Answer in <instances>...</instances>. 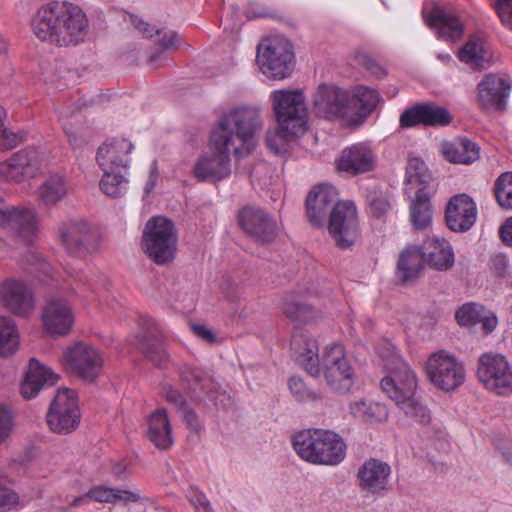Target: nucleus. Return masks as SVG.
Here are the masks:
<instances>
[{
	"mask_svg": "<svg viewBox=\"0 0 512 512\" xmlns=\"http://www.w3.org/2000/svg\"><path fill=\"white\" fill-rule=\"evenodd\" d=\"M477 377L487 389L499 395L512 392V369L503 355L486 353L480 356Z\"/></svg>",
	"mask_w": 512,
	"mask_h": 512,
	"instance_id": "obj_13",
	"label": "nucleus"
},
{
	"mask_svg": "<svg viewBox=\"0 0 512 512\" xmlns=\"http://www.w3.org/2000/svg\"><path fill=\"white\" fill-rule=\"evenodd\" d=\"M13 416L11 411L4 405H0V443L6 440L12 430Z\"/></svg>",
	"mask_w": 512,
	"mask_h": 512,
	"instance_id": "obj_54",
	"label": "nucleus"
},
{
	"mask_svg": "<svg viewBox=\"0 0 512 512\" xmlns=\"http://www.w3.org/2000/svg\"><path fill=\"white\" fill-rule=\"evenodd\" d=\"M380 101L381 96L379 93L366 86H359L354 95L350 97V105L353 103L354 106H358L361 116L369 115L376 109Z\"/></svg>",
	"mask_w": 512,
	"mask_h": 512,
	"instance_id": "obj_42",
	"label": "nucleus"
},
{
	"mask_svg": "<svg viewBox=\"0 0 512 512\" xmlns=\"http://www.w3.org/2000/svg\"><path fill=\"white\" fill-rule=\"evenodd\" d=\"M367 201L372 215L377 218L384 216L391 208L388 195L381 191H371Z\"/></svg>",
	"mask_w": 512,
	"mask_h": 512,
	"instance_id": "obj_48",
	"label": "nucleus"
},
{
	"mask_svg": "<svg viewBox=\"0 0 512 512\" xmlns=\"http://www.w3.org/2000/svg\"><path fill=\"white\" fill-rule=\"evenodd\" d=\"M426 373L431 383L443 391H452L461 386L466 375L462 363L444 350L429 357Z\"/></svg>",
	"mask_w": 512,
	"mask_h": 512,
	"instance_id": "obj_9",
	"label": "nucleus"
},
{
	"mask_svg": "<svg viewBox=\"0 0 512 512\" xmlns=\"http://www.w3.org/2000/svg\"><path fill=\"white\" fill-rule=\"evenodd\" d=\"M290 349L295 361L311 376H319L318 345L306 330L296 329L293 332Z\"/></svg>",
	"mask_w": 512,
	"mask_h": 512,
	"instance_id": "obj_24",
	"label": "nucleus"
},
{
	"mask_svg": "<svg viewBox=\"0 0 512 512\" xmlns=\"http://www.w3.org/2000/svg\"><path fill=\"white\" fill-rule=\"evenodd\" d=\"M320 366L328 386L334 392L345 394L351 390L355 382V372L341 345L332 344L326 347L319 360Z\"/></svg>",
	"mask_w": 512,
	"mask_h": 512,
	"instance_id": "obj_8",
	"label": "nucleus"
},
{
	"mask_svg": "<svg viewBox=\"0 0 512 512\" xmlns=\"http://www.w3.org/2000/svg\"><path fill=\"white\" fill-rule=\"evenodd\" d=\"M288 385L291 393L299 402L316 401L319 399V395L316 392L309 390L303 380L299 377H291Z\"/></svg>",
	"mask_w": 512,
	"mask_h": 512,
	"instance_id": "obj_50",
	"label": "nucleus"
},
{
	"mask_svg": "<svg viewBox=\"0 0 512 512\" xmlns=\"http://www.w3.org/2000/svg\"><path fill=\"white\" fill-rule=\"evenodd\" d=\"M379 355L388 372L380 382L382 391L407 417L421 425L429 424L430 411L416 395L418 384L415 373L401 358L393 344L384 343Z\"/></svg>",
	"mask_w": 512,
	"mask_h": 512,
	"instance_id": "obj_3",
	"label": "nucleus"
},
{
	"mask_svg": "<svg viewBox=\"0 0 512 512\" xmlns=\"http://www.w3.org/2000/svg\"><path fill=\"white\" fill-rule=\"evenodd\" d=\"M294 54L288 39L276 36L257 49L256 61L264 75L271 79H284L293 70Z\"/></svg>",
	"mask_w": 512,
	"mask_h": 512,
	"instance_id": "obj_6",
	"label": "nucleus"
},
{
	"mask_svg": "<svg viewBox=\"0 0 512 512\" xmlns=\"http://www.w3.org/2000/svg\"><path fill=\"white\" fill-rule=\"evenodd\" d=\"M328 230L340 249L351 247L358 236L355 205L350 201L337 202L331 210Z\"/></svg>",
	"mask_w": 512,
	"mask_h": 512,
	"instance_id": "obj_15",
	"label": "nucleus"
},
{
	"mask_svg": "<svg viewBox=\"0 0 512 512\" xmlns=\"http://www.w3.org/2000/svg\"><path fill=\"white\" fill-rule=\"evenodd\" d=\"M182 387L196 402H203L207 397L216 407L224 406V401L229 400L225 393L217 391L214 380L202 369L188 363H183L178 368Z\"/></svg>",
	"mask_w": 512,
	"mask_h": 512,
	"instance_id": "obj_11",
	"label": "nucleus"
},
{
	"mask_svg": "<svg viewBox=\"0 0 512 512\" xmlns=\"http://www.w3.org/2000/svg\"><path fill=\"white\" fill-rule=\"evenodd\" d=\"M42 320L45 329L51 335L63 336L69 333L74 323V315L67 301L56 294L46 299Z\"/></svg>",
	"mask_w": 512,
	"mask_h": 512,
	"instance_id": "obj_20",
	"label": "nucleus"
},
{
	"mask_svg": "<svg viewBox=\"0 0 512 512\" xmlns=\"http://www.w3.org/2000/svg\"><path fill=\"white\" fill-rule=\"evenodd\" d=\"M477 219V207L473 199L466 194H458L450 198L445 210L447 227L458 233L470 230Z\"/></svg>",
	"mask_w": 512,
	"mask_h": 512,
	"instance_id": "obj_21",
	"label": "nucleus"
},
{
	"mask_svg": "<svg viewBox=\"0 0 512 512\" xmlns=\"http://www.w3.org/2000/svg\"><path fill=\"white\" fill-rule=\"evenodd\" d=\"M508 268V260L503 254H497L491 258L492 273L498 278H504Z\"/></svg>",
	"mask_w": 512,
	"mask_h": 512,
	"instance_id": "obj_56",
	"label": "nucleus"
},
{
	"mask_svg": "<svg viewBox=\"0 0 512 512\" xmlns=\"http://www.w3.org/2000/svg\"><path fill=\"white\" fill-rule=\"evenodd\" d=\"M127 180L118 170L104 171L100 181L101 190L110 197H121L127 190Z\"/></svg>",
	"mask_w": 512,
	"mask_h": 512,
	"instance_id": "obj_44",
	"label": "nucleus"
},
{
	"mask_svg": "<svg viewBox=\"0 0 512 512\" xmlns=\"http://www.w3.org/2000/svg\"><path fill=\"white\" fill-rule=\"evenodd\" d=\"M458 57L461 62L469 65L472 69L483 70L490 67L492 53L488 48L483 35H470L467 42L460 49Z\"/></svg>",
	"mask_w": 512,
	"mask_h": 512,
	"instance_id": "obj_31",
	"label": "nucleus"
},
{
	"mask_svg": "<svg viewBox=\"0 0 512 512\" xmlns=\"http://www.w3.org/2000/svg\"><path fill=\"white\" fill-rule=\"evenodd\" d=\"M31 29L38 40L58 48L76 47L90 34L86 13L80 6L67 1L42 5L31 19Z\"/></svg>",
	"mask_w": 512,
	"mask_h": 512,
	"instance_id": "obj_2",
	"label": "nucleus"
},
{
	"mask_svg": "<svg viewBox=\"0 0 512 512\" xmlns=\"http://www.w3.org/2000/svg\"><path fill=\"white\" fill-rule=\"evenodd\" d=\"M148 437L159 449L166 450L172 445L171 425L166 409H157L150 416L148 421Z\"/></svg>",
	"mask_w": 512,
	"mask_h": 512,
	"instance_id": "obj_38",
	"label": "nucleus"
},
{
	"mask_svg": "<svg viewBox=\"0 0 512 512\" xmlns=\"http://www.w3.org/2000/svg\"><path fill=\"white\" fill-rule=\"evenodd\" d=\"M237 221L245 234L260 244L273 242L278 234L275 218L258 206H244L237 214Z\"/></svg>",
	"mask_w": 512,
	"mask_h": 512,
	"instance_id": "obj_14",
	"label": "nucleus"
},
{
	"mask_svg": "<svg viewBox=\"0 0 512 512\" xmlns=\"http://www.w3.org/2000/svg\"><path fill=\"white\" fill-rule=\"evenodd\" d=\"M16 495L0 489V511L9 509L16 502Z\"/></svg>",
	"mask_w": 512,
	"mask_h": 512,
	"instance_id": "obj_62",
	"label": "nucleus"
},
{
	"mask_svg": "<svg viewBox=\"0 0 512 512\" xmlns=\"http://www.w3.org/2000/svg\"><path fill=\"white\" fill-rule=\"evenodd\" d=\"M350 412L353 417L364 422L382 421L388 417L385 405L365 400L351 403Z\"/></svg>",
	"mask_w": 512,
	"mask_h": 512,
	"instance_id": "obj_41",
	"label": "nucleus"
},
{
	"mask_svg": "<svg viewBox=\"0 0 512 512\" xmlns=\"http://www.w3.org/2000/svg\"><path fill=\"white\" fill-rule=\"evenodd\" d=\"M191 329L197 337L201 338L207 343H213L215 341V335L213 334L212 330L205 325L192 324Z\"/></svg>",
	"mask_w": 512,
	"mask_h": 512,
	"instance_id": "obj_60",
	"label": "nucleus"
},
{
	"mask_svg": "<svg viewBox=\"0 0 512 512\" xmlns=\"http://www.w3.org/2000/svg\"><path fill=\"white\" fill-rule=\"evenodd\" d=\"M497 203L506 210H512V172L502 173L494 185Z\"/></svg>",
	"mask_w": 512,
	"mask_h": 512,
	"instance_id": "obj_46",
	"label": "nucleus"
},
{
	"mask_svg": "<svg viewBox=\"0 0 512 512\" xmlns=\"http://www.w3.org/2000/svg\"><path fill=\"white\" fill-rule=\"evenodd\" d=\"M337 192L333 186L319 185L311 191L306 199V211L313 225H321L328 212L331 213L337 203Z\"/></svg>",
	"mask_w": 512,
	"mask_h": 512,
	"instance_id": "obj_28",
	"label": "nucleus"
},
{
	"mask_svg": "<svg viewBox=\"0 0 512 512\" xmlns=\"http://www.w3.org/2000/svg\"><path fill=\"white\" fill-rule=\"evenodd\" d=\"M293 447L304 461L315 465L336 466L346 457L343 438L331 430L307 429L296 433Z\"/></svg>",
	"mask_w": 512,
	"mask_h": 512,
	"instance_id": "obj_4",
	"label": "nucleus"
},
{
	"mask_svg": "<svg viewBox=\"0 0 512 512\" xmlns=\"http://www.w3.org/2000/svg\"><path fill=\"white\" fill-rule=\"evenodd\" d=\"M131 22L133 26L140 32H142L143 35L146 37H152L154 34H160L159 29H154V27L144 22L141 18H138L137 16H131Z\"/></svg>",
	"mask_w": 512,
	"mask_h": 512,
	"instance_id": "obj_59",
	"label": "nucleus"
},
{
	"mask_svg": "<svg viewBox=\"0 0 512 512\" xmlns=\"http://www.w3.org/2000/svg\"><path fill=\"white\" fill-rule=\"evenodd\" d=\"M63 365L82 380L93 382L102 370L103 358L96 348L79 341L65 350Z\"/></svg>",
	"mask_w": 512,
	"mask_h": 512,
	"instance_id": "obj_12",
	"label": "nucleus"
},
{
	"mask_svg": "<svg viewBox=\"0 0 512 512\" xmlns=\"http://www.w3.org/2000/svg\"><path fill=\"white\" fill-rule=\"evenodd\" d=\"M156 179H157V166H156V163L154 162L152 165V168H151L149 180L146 183V187H145L146 193H149L154 188V186L156 184Z\"/></svg>",
	"mask_w": 512,
	"mask_h": 512,
	"instance_id": "obj_64",
	"label": "nucleus"
},
{
	"mask_svg": "<svg viewBox=\"0 0 512 512\" xmlns=\"http://www.w3.org/2000/svg\"><path fill=\"white\" fill-rule=\"evenodd\" d=\"M426 264L438 271H447L454 265V253L445 239L428 238L421 247Z\"/></svg>",
	"mask_w": 512,
	"mask_h": 512,
	"instance_id": "obj_30",
	"label": "nucleus"
},
{
	"mask_svg": "<svg viewBox=\"0 0 512 512\" xmlns=\"http://www.w3.org/2000/svg\"><path fill=\"white\" fill-rule=\"evenodd\" d=\"M277 123L291 134L303 135L307 130V108L299 91L278 90L272 95Z\"/></svg>",
	"mask_w": 512,
	"mask_h": 512,
	"instance_id": "obj_7",
	"label": "nucleus"
},
{
	"mask_svg": "<svg viewBox=\"0 0 512 512\" xmlns=\"http://www.w3.org/2000/svg\"><path fill=\"white\" fill-rule=\"evenodd\" d=\"M456 320L463 326L481 324L485 334L492 332L497 326L496 316L484 306L476 303H467L460 307L455 314Z\"/></svg>",
	"mask_w": 512,
	"mask_h": 512,
	"instance_id": "obj_35",
	"label": "nucleus"
},
{
	"mask_svg": "<svg viewBox=\"0 0 512 512\" xmlns=\"http://www.w3.org/2000/svg\"><path fill=\"white\" fill-rule=\"evenodd\" d=\"M59 376L51 369L43 366L38 360L32 358L25 379L21 384V394L25 399L35 397L44 386L54 385Z\"/></svg>",
	"mask_w": 512,
	"mask_h": 512,
	"instance_id": "obj_29",
	"label": "nucleus"
},
{
	"mask_svg": "<svg viewBox=\"0 0 512 512\" xmlns=\"http://www.w3.org/2000/svg\"><path fill=\"white\" fill-rule=\"evenodd\" d=\"M181 412L187 427L194 432L199 431L201 425L197 414L192 409L188 408V406H185Z\"/></svg>",
	"mask_w": 512,
	"mask_h": 512,
	"instance_id": "obj_58",
	"label": "nucleus"
},
{
	"mask_svg": "<svg viewBox=\"0 0 512 512\" xmlns=\"http://www.w3.org/2000/svg\"><path fill=\"white\" fill-rule=\"evenodd\" d=\"M139 499L140 497L138 494L129 490L95 486L91 488L86 494L75 498L72 504L74 506H79L83 503H87L90 500L99 503H116L117 501L137 502Z\"/></svg>",
	"mask_w": 512,
	"mask_h": 512,
	"instance_id": "obj_37",
	"label": "nucleus"
},
{
	"mask_svg": "<svg viewBox=\"0 0 512 512\" xmlns=\"http://www.w3.org/2000/svg\"><path fill=\"white\" fill-rule=\"evenodd\" d=\"M162 394L165 400L174 405L177 410L181 411L185 406H187L186 400L183 395L174 387L167 385L162 389Z\"/></svg>",
	"mask_w": 512,
	"mask_h": 512,
	"instance_id": "obj_55",
	"label": "nucleus"
},
{
	"mask_svg": "<svg viewBox=\"0 0 512 512\" xmlns=\"http://www.w3.org/2000/svg\"><path fill=\"white\" fill-rule=\"evenodd\" d=\"M283 312L289 319L300 322H306L312 317L311 306L298 301L286 302Z\"/></svg>",
	"mask_w": 512,
	"mask_h": 512,
	"instance_id": "obj_49",
	"label": "nucleus"
},
{
	"mask_svg": "<svg viewBox=\"0 0 512 512\" xmlns=\"http://www.w3.org/2000/svg\"><path fill=\"white\" fill-rule=\"evenodd\" d=\"M425 259L418 246H407L399 255L396 275L402 284L415 281L424 269Z\"/></svg>",
	"mask_w": 512,
	"mask_h": 512,
	"instance_id": "obj_33",
	"label": "nucleus"
},
{
	"mask_svg": "<svg viewBox=\"0 0 512 512\" xmlns=\"http://www.w3.org/2000/svg\"><path fill=\"white\" fill-rule=\"evenodd\" d=\"M477 106L485 112L503 111L511 90V82L494 73L486 74L477 85Z\"/></svg>",
	"mask_w": 512,
	"mask_h": 512,
	"instance_id": "obj_17",
	"label": "nucleus"
},
{
	"mask_svg": "<svg viewBox=\"0 0 512 512\" xmlns=\"http://www.w3.org/2000/svg\"><path fill=\"white\" fill-rule=\"evenodd\" d=\"M141 326L143 333L139 337L140 350L148 361L160 367L168 360L164 334L156 321L150 317H144Z\"/></svg>",
	"mask_w": 512,
	"mask_h": 512,
	"instance_id": "obj_23",
	"label": "nucleus"
},
{
	"mask_svg": "<svg viewBox=\"0 0 512 512\" xmlns=\"http://www.w3.org/2000/svg\"><path fill=\"white\" fill-rule=\"evenodd\" d=\"M444 158L454 164H471L479 159L480 147L466 137L442 145Z\"/></svg>",
	"mask_w": 512,
	"mask_h": 512,
	"instance_id": "obj_36",
	"label": "nucleus"
},
{
	"mask_svg": "<svg viewBox=\"0 0 512 512\" xmlns=\"http://www.w3.org/2000/svg\"><path fill=\"white\" fill-rule=\"evenodd\" d=\"M4 305L14 314L26 317L34 309L32 290L22 281L8 280L1 288Z\"/></svg>",
	"mask_w": 512,
	"mask_h": 512,
	"instance_id": "obj_26",
	"label": "nucleus"
},
{
	"mask_svg": "<svg viewBox=\"0 0 512 512\" xmlns=\"http://www.w3.org/2000/svg\"><path fill=\"white\" fill-rule=\"evenodd\" d=\"M181 44V39L177 32L170 31L169 33L165 34L161 39L158 41V45L162 48V50H170V49H178Z\"/></svg>",
	"mask_w": 512,
	"mask_h": 512,
	"instance_id": "obj_57",
	"label": "nucleus"
},
{
	"mask_svg": "<svg viewBox=\"0 0 512 512\" xmlns=\"http://www.w3.org/2000/svg\"><path fill=\"white\" fill-rule=\"evenodd\" d=\"M133 147L124 138L108 140L98 148L96 161L103 171L125 169L128 166L127 155Z\"/></svg>",
	"mask_w": 512,
	"mask_h": 512,
	"instance_id": "obj_27",
	"label": "nucleus"
},
{
	"mask_svg": "<svg viewBox=\"0 0 512 512\" xmlns=\"http://www.w3.org/2000/svg\"><path fill=\"white\" fill-rule=\"evenodd\" d=\"M18 345L15 323L10 317H0V356L11 355Z\"/></svg>",
	"mask_w": 512,
	"mask_h": 512,
	"instance_id": "obj_43",
	"label": "nucleus"
},
{
	"mask_svg": "<svg viewBox=\"0 0 512 512\" xmlns=\"http://www.w3.org/2000/svg\"><path fill=\"white\" fill-rule=\"evenodd\" d=\"M433 208L429 195L420 188L410 204V221L414 229L424 230L431 225Z\"/></svg>",
	"mask_w": 512,
	"mask_h": 512,
	"instance_id": "obj_39",
	"label": "nucleus"
},
{
	"mask_svg": "<svg viewBox=\"0 0 512 512\" xmlns=\"http://www.w3.org/2000/svg\"><path fill=\"white\" fill-rule=\"evenodd\" d=\"M67 192V185L63 177L53 175L38 188V197L40 203L45 207H52L63 200Z\"/></svg>",
	"mask_w": 512,
	"mask_h": 512,
	"instance_id": "obj_40",
	"label": "nucleus"
},
{
	"mask_svg": "<svg viewBox=\"0 0 512 512\" xmlns=\"http://www.w3.org/2000/svg\"><path fill=\"white\" fill-rule=\"evenodd\" d=\"M143 250L156 264L163 265L174 259L177 231L174 223L162 216L153 217L145 225Z\"/></svg>",
	"mask_w": 512,
	"mask_h": 512,
	"instance_id": "obj_5",
	"label": "nucleus"
},
{
	"mask_svg": "<svg viewBox=\"0 0 512 512\" xmlns=\"http://www.w3.org/2000/svg\"><path fill=\"white\" fill-rule=\"evenodd\" d=\"M261 125L259 111L254 108H238L225 114L210 137L213 152L200 157L194 165L195 178L212 183L227 178L231 174L230 150L237 156L249 154Z\"/></svg>",
	"mask_w": 512,
	"mask_h": 512,
	"instance_id": "obj_1",
	"label": "nucleus"
},
{
	"mask_svg": "<svg viewBox=\"0 0 512 512\" xmlns=\"http://www.w3.org/2000/svg\"><path fill=\"white\" fill-rule=\"evenodd\" d=\"M5 116L6 112L4 108L0 106V149L9 150L22 142L23 135L16 134L4 127L3 121Z\"/></svg>",
	"mask_w": 512,
	"mask_h": 512,
	"instance_id": "obj_51",
	"label": "nucleus"
},
{
	"mask_svg": "<svg viewBox=\"0 0 512 512\" xmlns=\"http://www.w3.org/2000/svg\"><path fill=\"white\" fill-rule=\"evenodd\" d=\"M46 421L50 430L57 434H69L78 427L80 411L73 390H58L46 414Z\"/></svg>",
	"mask_w": 512,
	"mask_h": 512,
	"instance_id": "obj_10",
	"label": "nucleus"
},
{
	"mask_svg": "<svg viewBox=\"0 0 512 512\" xmlns=\"http://www.w3.org/2000/svg\"><path fill=\"white\" fill-rule=\"evenodd\" d=\"M493 7L501 22L512 30V0H496Z\"/></svg>",
	"mask_w": 512,
	"mask_h": 512,
	"instance_id": "obj_53",
	"label": "nucleus"
},
{
	"mask_svg": "<svg viewBox=\"0 0 512 512\" xmlns=\"http://www.w3.org/2000/svg\"><path fill=\"white\" fill-rule=\"evenodd\" d=\"M314 112L318 117L336 119L345 117L350 110V95L333 85H321L314 96Z\"/></svg>",
	"mask_w": 512,
	"mask_h": 512,
	"instance_id": "obj_19",
	"label": "nucleus"
},
{
	"mask_svg": "<svg viewBox=\"0 0 512 512\" xmlns=\"http://www.w3.org/2000/svg\"><path fill=\"white\" fill-rule=\"evenodd\" d=\"M426 23L436 28L440 38L457 41L464 33V26L461 21L454 15L443 9H433L425 18Z\"/></svg>",
	"mask_w": 512,
	"mask_h": 512,
	"instance_id": "obj_34",
	"label": "nucleus"
},
{
	"mask_svg": "<svg viewBox=\"0 0 512 512\" xmlns=\"http://www.w3.org/2000/svg\"><path fill=\"white\" fill-rule=\"evenodd\" d=\"M59 234L66 251L84 257L98 248L99 236L85 221H70L59 227Z\"/></svg>",
	"mask_w": 512,
	"mask_h": 512,
	"instance_id": "obj_16",
	"label": "nucleus"
},
{
	"mask_svg": "<svg viewBox=\"0 0 512 512\" xmlns=\"http://www.w3.org/2000/svg\"><path fill=\"white\" fill-rule=\"evenodd\" d=\"M391 467L378 459L366 460L357 473L358 485L368 494L383 496L389 489Z\"/></svg>",
	"mask_w": 512,
	"mask_h": 512,
	"instance_id": "obj_22",
	"label": "nucleus"
},
{
	"mask_svg": "<svg viewBox=\"0 0 512 512\" xmlns=\"http://www.w3.org/2000/svg\"><path fill=\"white\" fill-rule=\"evenodd\" d=\"M431 180V175L419 158H410L406 167V181L411 186L425 185Z\"/></svg>",
	"mask_w": 512,
	"mask_h": 512,
	"instance_id": "obj_47",
	"label": "nucleus"
},
{
	"mask_svg": "<svg viewBox=\"0 0 512 512\" xmlns=\"http://www.w3.org/2000/svg\"><path fill=\"white\" fill-rule=\"evenodd\" d=\"M291 132V129H282L279 124L276 129L268 130L265 137L267 147L277 155L286 152L288 143L300 136Z\"/></svg>",
	"mask_w": 512,
	"mask_h": 512,
	"instance_id": "obj_45",
	"label": "nucleus"
},
{
	"mask_svg": "<svg viewBox=\"0 0 512 512\" xmlns=\"http://www.w3.org/2000/svg\"><path fill=\"white\" fill-rule=\"evenodd\" d=\"M355 61L358 65L365 68L370 74L378 78L386 75L385 69L377 62L373 56L365 51H356Z\"/></svg>",
	"mask_w": 512,
	"mask_h": 512,
	"instance_id": "obj_52",
	"label": "nucleus"
},
{
	"mask_svg": "<svg viewBox=\"0 0 512 512\" xmlns=\"http://www.w3.org/2000/svg\"><path fill=\"white\" fill-rule=\"evenodd\" d=\"M192 503L198 512H213L204 495H196Z\"/></svg>",
	"mask_w": 512,
	"mask_h": 512,
	"instance_id": "obj_63",
	"label": "nucleus"
},
{
	"mask_svg": "<svg viewBox=\"0 0 512 512\" xmlns=\"http://www.w3.org/2000/svg\"><path fill=\"white\" fill-rule=\"evenodd\" d=\"M499 233L502 241L512 246V216L501 226Z\"/></svg>",
	"mask_w": 512,
	"mask_h": 512,
	"instance_id": "obj_61",
	"label": "nucleus"
},
{
	"mask_svg": "<svg viewBox=\"0 0 512 512\" xmlns=\"http://www.w3.org/2000/svg\"><path fill=\"white\" fill-rule=\"evenodd\" d=\"M39 170V154L35 148L31 147L16 152L0 165V173H4L9 180L16 182L35 177Z\"/></svg>",
	"mask_w": 512,
	"mask_h": 512,
	"instance_id": "obj_25",
	"label": "nucleus"
},
{
	"mask_svg": "<svg viewBox=\"0 0 512 512\" xmlns=\"http://www.w3.org/2000/svg\"><path fill=\"white\" fill-rule=\"evenodd\" d=\"M452 121L450 112L439 105L431 102H421L405 109L399 118L401 128H411L415 126H446Z\"/></svg>",
	"mask_w": 512,
	"mask_h": 512,
	"instance_id": "obj_18",
	"label": "nucleus"
},
{
	"mask_svg": "<svg viewBox=\"0 0 512 512\" xmlns=\"http://www.w3.org/2000/svg\"><path fill=\"white\" fill-rule=\"evenodd\" d=\"M374 156L364 144H356L342 151L338 169L351 175L365 173L373 169Z\"/></svg>",
	"mask_w": 512,
	"mask_h": 512,
	"instance_id": "obj_32",
	"label": "nucleus"
}]
</instances>
